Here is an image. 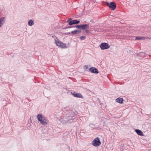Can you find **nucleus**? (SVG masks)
<instances>
[{
  "mask_svg": "<svg viewBox=\"0 0 151 151\" xmlns=\"http://www.w3.org/2000/svg\"><path fill=\"white\" fill-rule=\"evenodd\" d=\"M37 118L41 124L45 125L48 123V120L44 116L41 114H38L37 116Z\"/></svg>",
  "mask_w": 151,
  "mask_h": 151,
  "instance_id": "nucleus-1",
  "label": "nucleus"
},
{
  "mask_svg": "<svg viewBox=\"0 0 151 151\" xmlns=\"http://www.w3.org/2000/svg\"><path fill=\"white\" fill-rule=\"evenodd\" d=\"M55 42L58 46L62 48H67L66 44L60 41L59 40H55Z\"/></svg>",
  "mask_w": 151,
  "mask_h": 151,
  "instance_id": "nucleus-2",
  "label": "nucleus"
},
{
  "mask_svg": "<svg viewBox=\"0 0 151 151\" xmlns=\"http://www.w3.org/2000/svg\"><path fill=\"white\" fill-rule=\"evenodd\" d=\"M92 145L95 147L99 146L101 144V142L98 137L95 138L92 142Z\"/></svg>",
  "mask_w": 151,
  "mask_h": 151,
  "instance_id": "nucleus-3",
  "label": "nucleus"
},
{
  "mask_svg": "<svg viewBox=\"0 0 151 151\" xmlns=\"http://www.w3.org/2000/svg\"><path fill=\"white\" fill-rule=\"evenodd\" d=\"M100 47L101 50H104L109 49L110 46L107 43L103 42L101 44Z\"/></svg>",
  "mask_w": 151,
  "mask_h": 151,
  "instance_id": "nucleus-4",
  "label": "nucleus"
},
{
  "mask_svg": "<svg viewBox=\"0 0 151 151\" xmlns=\"http://www.w3.org/2000/svg\"><path fill=\"white\" fill-rule=\"evenodd\" d=\"M107 5L112 10H114L116 7V4L113 2H111L110 4L108 2H107Z\"/></svg>",
  "mask_w": 151,
  "mask_h": 151,
  "instance_id": "nucleus-5",
  "label": "nucleus"
},
{
  "mask_svg": "<svg viewBox=\"0 0 151 151\" xmlns=\"http://www.w3.org/2000/svg\"><path fill=\"white\" fill-rule=\"evenodd\" d=\"M71 94L75 97L79 98H82V95L80 93H77L75 92L71 93Z\"/></svg>",
  "mask_w": 151,
  "mask_h": 151,
  "instance_id": "nucleus-6",
  "label": "nucleus"
},
{
  "mask_svg": "<svg viewBox=\"0 0 151 151\" xmlns=\"http://www.w3.org/2000/svg\"><path fill=\"white\" fill-rule=\"evenodd\" d=\"M89 70L93 73H99L98 70L94 67H92L90 68Z\"/></svg>",
  "mask_w": 151,
  "mask_h": 151,
  "instance_id": "nucleus-7",
  "label": "nucleus"
},
{
  "mask_svg": "<svg viewBox=\"0 0 151 151\" xmlns=\"http://www.w3.org/2000/svg\"><path fill=\"white\" fill-rule=\"evenodd\" d=\"M5 17H1L0 18V27H2L5 23Z\"/></svg>",
  "mask_w": 151,
  "mask_h": 151,
  "instance_id": "nucleus-8",
  "label": "nucleus"
},
{
  "mask_svg": "<svg viewBox=\"0 0 151 151\" xmlns=\"http://www.w3.org/2000/svg\"><path fill=\"white\" fill-rule=\"evenodd\" d=\"M135 131L138 134L141 136H143L144 134L140 130L138 129H136Z\"/></svg>",
  "mask_w": 151,
  "mask_h": 151,
  "instance_id": "nucleus-9",
  "label": "nucleus"
},
{
  "mask_svg": "<svg viewBox=\"0 0 151 151\" xmlns=\"http://www.w3.org/2000/svg\"><path fill=\"white\" fill-rule=\"evenodd\" d=\"M123 99L122 98H118L116 99V102L119 103L120 104H122L123 103Z\"/></svg>",
  "mask_w": 151,
  "mask_h": 151,
  "instance_id": "nucleus-10",
  "label": "nucleus"
},
{
  "mask_svg": "<svg viewBox=\"0 0 151 151\" xmlns=\"http://www.w3.org/2000/svg\"><path fill=\"white\" fill-rule=\"evenodd\" d=\"M88 27L89 25L88 24H85L81 25V29H85L88 28Z\"/></svg>",
  "mask_w": 151,
  "mask_h": 151,
  "instance_id": "nucleus-11",
  "label": "nucleus"
},
{
  "mask_svg": "<svg viewBox=\"0 0 151 151\" xmlns=\"http://www.w3.org/2000/svg\"><path fill=\"white\" fill-rule=\"evenodd\" d=\"M81 32V31L78 30H76L71 32L72 34H76Z\"/></svg>",
  "mask_w": 151,
  "mask_h": 151,
  "instance_id": "nucleus-12",
  "label": "nucleus"
},
{
  "mask_svg": "<svg viewBox=\"0 0 151 151\" xmlns=\"http://www.w3.org/2000/svg\"><path fill=\"white\" fill-rule=\"evenodd\" d=\"M145 38L144 37H137L135 38L136 40H144L145 39Z\"/></svg>",
  "mask_w": 151,
  "mask_h": 151,
  "instance_id": "nucleus-13",
  "label": "nucleus"
},
{
  "mask_svg": "<svg viewBox=\"0 0 151 151\" xmlns=\"http://www.w3.org/2000/svg\"><path fill=\"white\" fill-rule=\"evenodd\" d=\"M34 23L33 22V21L32 20L30 19L29 20L28 22V24L30 26H32L34 24Z\"/></svg>",
  "mask_w": 151,
  "mask_h": 151,
  "instance_id": "nucleus-14",
  "label": "nucleus"
},
{
  "mask_svg": "<svg viewBox=\"0 0 151 151\" xmlns=\"http://www.w3.org/2000/svg\"><path fill=\"white\" fill-rule=\"evenodd\" d=\"M73 22L74 24H77L80 22V21L77 20H73Z\"/></svg>",
  "mask_w": 151,
  "mask_h": 151,
  "instance_id": "nucleus-15",
  "label": "nucleus"
},
{
  "mask_svg": "<svg viewBox=\"0 0 151 151\" xmlns=\"http://www.w3.org/2000/svg\"><path fill=\"white\" fill-rule=\"evenodd\" d=\"M85 36H81L80 37V38L81 40H84L85 39Z\"/></svg>",
  "mask_w": 151,
  "mask_h": 151,
  "instance_id": "nucleus-16",
  "label": "nucleus"
},
{
  "mask_svg": "<svg viewBox=\"0 0 151 151\" xmlns=\"http://www.w3.org/2000/svg\"><path fill=\"white\" fill-rule=\"evenodd\" d=\"M75 27L78 29L81 28V25H77L75 26Z\"/></svg>",
  "mask_w": 151,
  "mask_h": 151,
  "instance_id": "nucleus-17",
  "label": "nucleus"
},
{
  "mask_svg": "<svg viewBox=\"0 0 151 151\" xmlns=\"http://www.w3.org/2000/svg\"><path fill=\"white\" fill-rule=\"evenodd\" d=\"M74 24L73 20L70 21L69 23V24L70 25H72Z\"/></svg>",
  "mask_w": 151,
  "mask_h": 151,
  "instance_id": "nucleus-18",
  "label": "nucleus"
},
{
  "mask_svg": "<svg viewBox=\"0 0 151 151\" xmlns=\"http://www.w3.org/2000/svg\"><path fill=\"white\" fill-rule=\"evenodd\" d=\"M140 55H142L143 57L145 55V54L143 52H141L139 54Z\"/></svg>",
  "mask_w": 151,
  "mask_h": 151,
  "instance_id": "nucleus-19",
  "label": "nucleus"
},
{
  "mask_svg": "<svg viewBox=\"0 0 151 151\" xmlns=\"http://www.w3.org/2000/svg\"><path fill=\"white\" fill-rule=\"evenodd\" d=\"M71 32H69L66 33H65V34L66 35H68V34L70 35L71 34Z\"/></svg>",
  "mask_w": 151,
  "mask_h": 151,
  "instance_id": "nucleus-20",
  "label": "nucleus"
},
{
  "mask_svg": "<svg viewBox=\"0 0 151 151\" xmlns=\"http://www.w3.org/2000/svg\"><path fill=\"white\" fill-rule=\"evenodd\" d=\"M71 19V18H69L68 20L67 21V22H69Z\"/></svg>",
  "mask_w": 151,
  "mask_h": 151,
  "instance_id": "nucleus-21",
  "label": "nucleus"
},
{
  "mask_svg": "<svg viewBox=\"0 0 151 151\" xmlns=\"http://www.w3.org/2000/svg\"><path fill=\"white\" fill-rule=\"evenodd\" d=\"M116 38H117V39H119V38L121 39V38H122V37H116Z\"/></svg>",
  "mask_w": 151,
  "mask_h": 151,
  "instance_id": "nucleus-22",
  "label": "nucleus"
},
{
  "mask_svg": "<svg viewBox=\"0 0 151 151\" xmlns=\"http://www.w3.org/2000/svg\"><path fill=\"white\" fill-rule=\"evenodd\" d=\"M72 27H71V26H68V27H67V28H71Z\"/></svg>",
  "mask_w": 151,
  "mask_h": 151,
  "instance_id": "nucleus-23",
  "label": "nucleus"
},
{
  "mask_svg": "<svg viewBox=\"0 0 151 151\" xmlns=\"http://www.w3.org/2000/svg\"><path fill=\"white\" fill-rule=\"evenodd\" d=\"M85 67H86L87 68H88V66H87L86 65H85Z\"/></svg>",
  "mask_w": 151,
  "mask_h": 151,
  "instance_id": "nucleus-24",
  "label": "nucleus"
},
{
  "mask_svg": "<svg viewBox=\"0 0 151 151\" xmlns=\"http://www.w3.org/2000/svg\"><path fill=\"white\" fill-rule=\"evenodd\" d=\"M88 31V30L86 31V32H87Z\"/></svg>",
  "mask_w": 151,
  "mask_h": 151,
  "instance_id": "nucleus-25",
  "label": "nucleus"
}]
</instances>
